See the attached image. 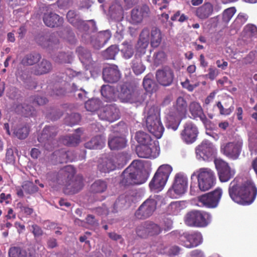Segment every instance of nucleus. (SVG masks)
I'll use <instances>...</instances> for the list:
<instances>
[{"label": "nucleus", "mask_w": 257, "mask_h": 257, "mask_svg": "<svg viewBox=\"0 0 257 257\" xmlns=\"http://www.w3.org/2000/svg\"><path fill=\"white\" fill-rule=\"evenodd\" d=\"M104 81L108 83H115L118 81L120 77V74L116 65H111L104 68L102 72Z\"/></svg>", "instance_id": "b1692460"}, {"label": "nucleus", "mask_w": 257, "mask_h": 257, "mask_svg": "<svg viewBox=\"0 0 257 257\" xmlns=\"http://www.w3.org/2000/svg\"><path fill=\"white\" fill-rule=\"evenodd\" d=\"M79 58L83 63L90 62L91 60V55L89 50L82 47H79L76 49Z\"/></svg>", "instance_id": "a19ab883"}, {"label": "nucleus", "mask_w": 257, "mask_h": 257, "mask_svg": "<svg viewBox=\"0 0 257 257\" xmlns=\"http://www.w3.org/2000/svg\"><path fill=\"white\" fill-rule=\"evenodd\" d=\"M100 101L97 99H91L87 101L85 103V107L89 111H94L99 108Z\"/></svg>", "instance_id": "3c124183"}, {"label": "nucleus", "mask_w": 257, "mask_h": 257, "mask_svg": "<svg viewBox=\"0 0 257 257\" xmlns=\"http://www.w3.org/2000/svg\"><path fill=\"white\" fill-rule=\"evenodd\" d=\"M30 230L32 232L35 238L39 237L43 234V231L41 227L36 224L32 225Z\"/></svg>", "instance_id": "e2e57ef3"}, {"label": "nucleus", "mask_w": 257, "mask_h": 257, "mask_svg": "<svg viewBox=\"0 0 257 257\" xmlns=\"http://www.w3.org/2000/svg\"><path fill=\"white\" fill-rule=\"evenodd\" d=\"M120 52L124 59H128L132 58L135 52L133 45L127 42H123Z\"/></svg>", "instance_id": "f704fd0d"}, {"label": "nucleus", "mask_w": 257, "mask_h": 257, "mask_svg": "<svg viewBox=\"0 0 257 257\" xmlns=\"http://www.w3.org/2000/svg\"><path fill=\"white\" fill-rule=\"evenodd\" d=\"M126 140L122 137L110 134L108 137V145L111 150H118L124 148L126 146Z\"/></svg>", "instance_id": "a878e982"}, {"label": "nucleus", "mask_w": 257, "mask_h": 257, "mask_svg": "<svg viewBox=\"0 0 257 257\" xmlns=\"http://www.w3.org/2000/svg\"><path fill=\"white\" fill-rule=\"evenodd\" d=\"M222 195V190L217 188L214 190L198 197V202L201 206L214 208L217 206Z\"/></svg>", "instance_id": "ddd939ff"}, {"label": "nucleus", "mask_w": 257, "mask_h": 257, "mask_svg": "<svg viewBox=\"0 0 257 257\" xmlns=\"http://www.w3.org/2000/svg\"><path fill=\"white\" fill-rule=\"evenodd\" d=\"M172 170V167L169 165L161 166L149 183L151 191L154 192L162 191L166 184Z\"/></svg>", "instance_id": "423d86ee"}, {"label": "nucleus", "mask_w": 257, "mask_h": 257, "mask_svg": "<svg viewBox=\"0 0 257 257\" xmlns=\"http://www.w3.org/2000/svg\"><path fill=\"white\" fill-rule=\"evenodd\" d=\"M150 145H140L136 148L138 156L140 158H149L151 156L152 149Z\"/></svg>", "instance_id": "79ce46f5"}, {"label": "nucleus", "mask_w": 257, "mask_h": 257, "mask_svg": "<svg viewBox=\"0 0 257 257\" xmlns=\"http://www.w3.org/2000/svg\"><path fill=\"white\" fill-rule=\"evenodd\" d=\"M43 21L48 27L57 28L62 26L64 20L62 17L54 12H47L43 16Z\"/></svg>", "instance_id": "5701e85b"}, {"label": "nucleus", "mask_w": 257, "mask_h": 257, "mask_svg": "<svg viewBox=\"0 0 257 257\" xmlns=\"http://www.w3.org/2000/svg\"><path fill=\"white\" fill-rule=\"evenodd\" d=\"M72 52H61L55 58V61L58 63H70L73 58Z\"/></svg>", "instance_id": "c03bdc74"}, {"label": "nucleus", "mask_w": 257, "mask_h": 257, "mask_svg": "<svg viewBox=\"0 0 257 257\" xmlns=\"http://www.w3.org/2000/svg\"><path fill=\"white\" fill-rule=\"evenodd\" d=\"M242 141L240 140L223 144L221 146L220 151L227 158L232 160L238 159L242 151Z\"/></svg>", "instance_id": "f8f14e48"}, {"label": "nucleus", "mask_w": 257, "mask_h": 257, "mask_svg": "<svg viewBox=\"0 0 257 257\" xmlns=\"http://www.w3.org/2000/svg\"><path fill=\"white\" fill-rule=\"evenodd\" d=\"M143 167L141 161H133L122 173L120 184L123 186H130L145 183L147 178L141 171Z\"/></svg>", "instance_id": "20e7f679"}, {"label": "nucleus", "mask_w": 257, "mask_h": 257, "mask_svg": "<svg viewBox=\"0 0 257 257\" xmlns=\"http://www.w3.org/2000/svg\"><path fill=\"white\" fill-rule=\"evenodd\" d=\"M52 68V63L49 61L43 59L31 69V73L36 76L43 75L50 73Z\"/></svg>", "instance_id": "393cba45"}, {"label": "nucleus", "mask_w": 257, "mask_h": 257, "mask_svg": "<svg viewBox=\"0 0 257 257\" xmlns=\"http://www.w3.org/2000/svg\"><path fill=\"white\" fill-rule=\"evenodd\" d=\"M148 45L149 43L138 41L136 46L137 54L136 56L138 55L139 57H141L142 55H144L146 53Z\"/></svg>", "instance_id": "13d9d810"}, {"label": "nucleus", "mask_w": 257, "mask_h": 257, "mask_svg": "<svg viewBox=\"0 0 257 257\" xmlns=\"http://www.w3.org/2000/svg\"><path fill=\"white\" fill-rule=\"evenodd\" d=\"M202 241V235L198 232L193 234L184 233L178 238L179 243L187 248L196 247L201 244Z\"/></svg>", "instance_id": "a211bd4d"}, {"label": "nucleus", "mask_w": 257, "mask_h": 257, "mask_svg": "<svg viewBox=\"0 0 257 257\" xmlns=\"http://www.w3.org/2000/svg\"><path fill=\"white\" fill-rule=\"evenodd\" d=\"M169 210L172 211V213L176 214L181 209V204L178 202H173L171 203L168 207Z\"/></svg>", "instance_id": "69168bd1"}, {"label": "nucleus", "mask_w": 257, "mask_h": 257, "mask_svg": "<svg viewBox=\"0 0 257 257\" xmlns=\"http://www.w3.org/2000/svg\"><path fill=\"white\" fill-rule=\"evenodd\" d=\"M228 192L230 198L235 202L247 205L251 204L257 194V188L251 181H247L241 185L235 179L229 184Z\"/></svg>", "instance_id": "f257e3e1"}, {"label": "nucleus", "mask_w": 257, "mask_h": 257, "mask_svg": "<svg viewBox=\"0 0 257 257\" xmlns=\"http://www.w3.org/2000/svg\"><path fill=\"white\" fill-rule=\"evenodd\" d=\"M101 94L106 101L113 100L115 98L114 88L109 85H103L101 87Z\"/></svg>", "instance_id": "72a5a7b5"}, {"label": "nucleus", "mask_w": 257, "mask_h": 257, "mask_svg": "<svg viewBox=\"0 0 257 257\" xmlns=\"http://www.w3.org/2000/svg\"><path fill=\"white\" fill-rule=\"evenodd\" d=\"M198 134L197 126L192 122L188 121L184 125V128L181 133V137L186 144H192L196 141Z\"/></svg>", "instance_id": "6ab92c4d"}, {"label": "nucleus", "mask_w": 257, "mask_h": 257, "mask_svg": "<svg viewBox=\"0 0 257 257\" xmlns=\"http://www.w3.org/2000/svg\"><path fill=\"white\" fill-rule=\"evenodd\" d=\"M235 12L236 10L234 7H231L225 10L222 14V21L226 23H228Z\"/></svg>", "instance_id": "6e6d98bb"}, {"label": "nucleus", "mask_w": 257, "mask_h": 257, "mask_svg": "<svg viewBox=\"0 0 257 257\" xmlns=\"http://www.w3.org/2000/svg\"><path fill=\"white\" fill-rule=\"evenodd\" d=\"M158 195L150 196L136 210L135 215L139 219H145L151 216L156 210Z\"/></svg>", "instance_id": "1a4fd4ad"}, {"label": "nucleus", "mask_w": 257, "mask_h": 257, "mask_svg": "<svg viewBox=\"0 0 257 257\" xmlns=\"http://www.w3.org/2000/svg\"><path fill=\"white\" fill-rule=\"evenodd\" d=\"M157 81L161 85L168 86L171 85L174 80L173 70L168 66L159 69L156 72Z\"/></svg>", "instance_id": "f3484780"}, {"label": "nucleus", "mask_w": 257, "mask_h": 257, "mask_svg": "<svg viewBox=\"0 0 257 257\" xmlns=\"http://www.w3.org/2000/svg\"><path fill=\"white\" fill-rule=\"evenodd\" d=\"M143 86L147 91H152L154 87V82L152 79L148 78L147 76H145L143 79Z\"/></svg>", "instance_id": "680f3d73"}, {"label": "nucleus", "mask_w": 257, "mask_h": 257, "mask_svg": "<svg viewBox=\"0 0 257 257\" xmlns=\"http://www.w3.org/2000/svg\"><path fill=\"white\" fill-rule=\"evenodd\" d=\"M195 153L198 160L208 161L215 157L216 149L212 143L208 140H204L196 147Z\"/></svg>", "instance_id": "9b49d317"}, {"label": "nucleus", "mask_w": 257, "mask_h": 257, "mask_svg": "<svg viewBox=\"0 0 257 257\" xmlns=\"http://www.w3.org/2000/svg\"><path fill=\"white\" fill-rule=\"evenodd\" d=\"M105 144V138L101 135L96 136L84 144V147L88 149H101Z\"/></svg>", "instance_id": "7c9ffc66"}, {"label": "nucleus", "mask_w": 257, "mask_h": 257, "mask_svg": "<svg viewBox=\"0 0 257 257\" xmlns=\"http://www.w3.org/2000/svg\"><path fill=\"white\" fill-rule=\"evenodd\" d=\"M59 162L60 163H67L72 162L73 158L72 157V154L69 151H60L58 152Z\"/></svg>", "instance_id": "864d4df0"}, {"label": "nucleus", "mask_w": 257, "mask_h": 257, "mask_svg": "<svg viewBox=\"0 0 257 257\" xmlns=\"http://www.w3.org/2000/svg\"><path fill=\"white\" fill-rule=\"evenodd\" d=\"M22 188L26 193L29 194L37 192L39 189L33 182L29 181H24L22 185Z\"/></svg>", "instance_id": "de8ad7c7"}, {"label": "nucleus", "mask_w": 257, "mask_h": 257, "mask_svg": "<svg viewBox=\"0 0 257 257\" xmlns=\"http://www.w3.org/2000/svg\"><path fill=\"white\" fill-rule=\"evenodd\" d=\"M74 168L68 165L62 169L56 175V182L64 185V192L67 195L74 194L80 191L83 187V177L74 176Z\"/></svg>", "instance_id": "f03ea898"}, {"label": "nucleus", "mask_w": 257, "mask_h": 257, "mask_svg": "<svg viewBox=\"0 0 257 257\" xmlns=\"http://www.w3.org/2000/svg\"><path fill=\"white\" fill-rule=\"evenodd\" d=\"M107 187V183L105 181L97 180L91 185L90 191L93 193H101L104 192Z\"/></svg>", "instance_id": "e433bc0d"}, {"label": "nucleus", "mask_w": 257, "mask_h": 257, "mask_svg": "<svg viewBox=\"0 0 257 257\" xmlns=\"http://www.w3.org/2000/svg\"><path fill=\"white\" fill-rule=\"evenodd\" d=\"M98 116L101 120L113 122L120 118V111L115 104H107L99 111Z\"/></svg>", "instance_id": "dca6fc26"}, {"label": "nucleus", "mask_w": 257, "mask_h": 257, "mask_svg": "<svg viewBox=\"0 0 257 257\" xmlns=\"http://www.w3.org/2000/svg\"><path fill=\"white\" fill-rule=\"evenodd\" d=\"M6 160L7 163L11 164L14 163L15 157L13 149H7L6 154Z\"/></svg>", "instance_id": "0e129e2a"}, {"label": "nucleus", "mask_w": 257, "mask_h": 257, "mask_svg": "<svg viewBox=\"0 0 257 257\" xmlns=\"http://www.w3.org/2000/svg\"><path fill=\"white\" fill-rule=\"evenodd\" d=\"M198 186L201 191H206L212 188L216 183L214 172L209 168H201L196 171Z\"/></svg>", "instance_id": "6e6552de"}, {"label": "nucleus", "mask_w": 257, "mask_h": 257, "mask_svg": "<svg viewBox=\"0 0 257 257\" xmlns=\"http://www.w3.org/2000/svg\"><path fill=\"white\" fill-rule=\"evenodd\" d=\"M16 137L19 139H25L29 134V129L27 126H23L18 128L15 132Z\"/></svg>", "instance_id": "bf43d9fd"}, {"label": "nucleus", "mask_w": 257, "mask_h": 257, "mask_svg": "<svg viewBox=\"0 0 257 257\" xmlns=\"http://www.w3.org/2000/svg\"><path fill=\"white\" fill-rule=\"evenodd\" d=\"M66 17L68 21L74 26L80 29H83L85 31L88 30L89 27L86 22L81 20L75 11H69Z\"/></svg>", "instance_id": "cd10ccee"}, {"label": "nucleus", "mask_w": 257, "mask_h": 257, "mask_svg": "<svg viewBox=\"0 0 257 257\" xmlns=\"http://www.w3.org/2000/svg\"><path fill=\"white\" fill-rule=\"evenodd\" d=\"M210 219V214L205 211L192 210L186 213L184 222L190 227H204L208 224Z\"/></svg>", "instance_id": "0eeeda50"}, {"label": "nucleus", "mask_w": 257, "mask_h": 257, "mask_svg": "<svg viewBox=\"0 0 257 257\" xmlns=\"http://www.w3.org/2000/svg\"><path fill=\"white\" fill-rule=\"evenodd\" d=\"M120 96L127 102L138 105L144 102L146 94L142 91L134 89L132 87L123 84L120 88Z\"/></svg>", "instance_id": "9d476101"}, {"label": "nucleus", "mask_w": 257, "mask_h": 257, "mask_svg": "<svg viewBox=\"0 0 257 257\" xmlns=\"http://www.w3.org/2000/svg\"><path fill=\"white\" fill-rule=\"evenodd\" d=\"M58 132V128L53 125H46L43 128L38 141L43 144L46 149L51 148V145Z\"/></svg>", "instance_id": "2eb2a0df"}, {"label": "nucleus", "mask_w": 257, "mask_h": 257, "mask_svg": "<svg viewBox=\"0 0 257 257\" xmlns=\"http://www.w3.org/2000/svg\"><path fill=\"white\" fill-rule=\"evenodd\" d=\"M110 37L111 34L108 31L101 32L92 39L91 43L95 49H99L108 42Z\"/></svg>", "instance_id": "bb28decb"}, {"label": "nucleus", "mask_w": 257, "mask_h": 257, "mask_svg": "<svg viewBox=\"0 0 257 257\" xmlns=\"http://www.w3.org/2000/svg\"><path fill=\"white\" fill-rule=\"evenodd\" d=\"M115 168L114 161L110 157L102 158L98 165V169L102 173H109L115 170Z\"/></svg>", "instance_id": "c85d7f7f"}, {"label": "nucleus", "mask_w": 257, "mask_h": 257, "mask_svg": "<svg viewBox=\"0 0 257 257\" xmlns=\"http://www.w3.org/2000/svg\"><path fill=\"white\" fill-rule=\"evenodd\" d=\"M9 257H27L26 250L18 246L11 247L9 250Z\"/></svg>", "instance_id": "37998d69"}, {"label": "nucleus", "mask_w": 257, "mask_h": 257, "mask_svg": "<svg viewBox=\"0 0 257 257\" xmlns=\"http://www.w3.org/2000/svg\"><path fill=\"white\" fill-rule=\"evenodd\" d=\"M136 141L140 145H151L152 140L151 136L146 133L139 131L136 133Z\"/></svg>", "instance_id": "c9c22d12"}, {"label": "nucleus", "mask_w": 257, "mask_h": 257, "mask_svg": "<svg viewBox=\"0 0 257 257\" xmlns=\"http://www.w3.org/2000/svg\"><path fill=\"white\" fill-rule=\"evenodd\" d=\"M150 31L148 28L144 29L140 34L138 41L145 42L149 44Z\"/></svg>", "instance_id": "052dcab7"}, {"label": "nucleus", "mask_w": 257, "mask_h": 257, "mask_svg": "<svg viewBox=\"0 0 257 257\" xmlns=\"http://www.w3.org/2000/svg\"><path fill=\"white\" fill-rule=\"evenodd\" d=\"M162 41V34L161 30L154 27L152 29L150 37V44L152 47L156 48L161 44Z\"/></svg>", "instance_id": "473e14b6"}, {"label": "nucleus", "mask_w": 257, "mask_h": 257, "mask_svg": "<svg viewBox=\"0 0 257 257\" xmlns=\"http://www.w3.org/2000/svg\"><path fill=\"white\" fill-rule=\"evenodd\" d=\"M148 226V233L149 236H155L159 235L163 231L160 225L153 221H147Z\"/></svg>", "instance_id": "4c0bfd02"}, {"label": "nucleus", "mask_w": 257, "mask_h": 257, "mask_svg": "<svg viewBox=\"0 0 257 257\" xmlns=\"http://www.w3.org/2000/svg\"><path fill=\"white\" fill-rule=\"evenodd\" d=\"M17 206L20 209V211L26 217L30 216L34 212L32 208L24 206L21 202L18 203Z\"/></svg>", "instance_id": "4d7b16f0"}, {"label": "nucleus", "mask_w": 257, "mask_h": 257, "mask_svg": "<svg viewBox=\"0 0 257 257\" xmlns=\"http://www.w3.org/2000/svg\"><path fill=\"white\" fill-rule=\"evenodd\" d=\"M147 221H144L137 226L136 232L139 237L146 238L149 237L148 233Z\"/></svg>", "instance_id": "a18cd8bd"}, {"label": "nucleus", "mask_w": 257, "mask_h": 257, "mask_svg": "<svg viewBox=\"0 0 257 257\" xmlns=\"http://www.w3.org/2000/svg\"><path fill=\"white\" fill-rule=\"evenodd\" d=\"M187 107L188 104L185 99L181 96L178 97L166 115V127L174 131H176L182 119L186 116Z\"/></svg>", "instance_id": "7ed1b4c3"}, {"label": "nucleus", "mask_w": 257, "mask_h": 257, "mask_svg": "<svg viewBox=\"0 0 257 257\" xmlns=\"http://www.w3.org/2000/svg\"><path fill=\"white\" fill-rule=\"evenodd\" d=\"M132 68L136 75L141 74L145 71V67L142 64L141 57L135 56L132 62Z\"/></svg>", "instance_id": "ea45409f"}, {"label": "nucleus", "mask_w": 257, "mask_h": 257, "mask_svg": "<svg viewBox=\"0 0 257 257\" xmlns=\"http://www.w3.org/2000/svg\"><path fill=\"white\" fill-rule=\"evenodd\" d=\"M146 127L156 138L160 139L162 136L164 127L161 121L159 112L157 107L153 106L149 110L146 118Z\"/></svg>", "instance_id": "39448f33"}, {"label": "nucleus", "mask_w": 257, "mask_h": 257, "mask_svg": "<svg viewBox=\"0 0 257 257\" xmlns=\"http://www.w3.org/2000/svg\"><path fill=\"white\" fill-rule=\"evenodd\" d=\"M213 11L212 5L210 3H205L197 9L195 14L199 19L205 20L212 15Z\"/></svg>", "instance_id": "c756f323"}, {"label": "nucleus", "mask_w": 257, "mask_h": 257, "mask_svg": "<svg viewBox=\"0 0 257 257\" xmlns=\"http://www.w3.org/2000/svg\"><path fill=\"white\" fill-rule=\"evenodd\" d=\"M131 18L134 23H141L143 19L142 12L138 8H134L131 12Z\"/></svg>", "instance_id": "5fc2aeb1"}, {"label": "nucleus", "mask_w": 257, "mask_h": 257, "mask_svg": "<svg viewBox=\"0 0 257 257\" xmlns=\"http://www.w3.org/2000/svg\"><path fill=\"white\" fill-rule=\"evenodd\" d=\"M166 59V55L163 51H158L154 54L153 61L154 64L157 66L165 62Z\"/></svg>", "instance_id": "603ef678"}, {"label": "nucleus", "mask_w": 257, "mask_h": 257, "mask_svg": "<svg viewBox=\"0 0 257 257\" xmlns=\"http://www.w3.org/2000/svg\"><path fill=\"white\" fill-rule=\"evenodd\" d=\"M80 120V115L77 113H73L65 117V122L68 125L73 126L78 124Z\"/></svg>", "instance_id": "8fccbe9b"}, {"label": "nucleus", "mask_w": 257, "mask_h": 257, "mask_svg": "<svg viewBox=\"0 0 257 257\" xmlns=\"http://www.w3.org/2000/svg\"><path fill=\"white\" fill-rule=\"evenodd\" d=\"M62 143L68 147H75L78 145L80 142V136L72 135L66 136L62 138Z\"/></svg>", "instance_id": "58836bf2"}, {"label": "nucleus", "mask_w": 257, "mask_h": 257, "mask_svg": "<svg viewBox=\"0 0 257 257\" xmlns=\"http://www.w3.org/2000/svg\"><path fill=\"white\" fill-rule=\"evenodd\" d=\"M118 51L117 46L111 45L103 52V56L106 59H113Z\"/></svg>", "instance_id": "09e8293b"}, {"label": "nucleus", "mask_w": 257, "mask_h": 257, "mask_svg": "<svg viewBox=\"0 0 257 257\" xmlns=\"http://www.w3.org/2000/svg\"><path fill=\"white\" fill-rule=\"evenodd\" d=\"M36 42L43 48H53L59 43V40L53 35L39 33L35 38Z\"/></svg>", "instance_id": "4be33fe9"}, {"label": "nucleus", "mask_w": 257, "mask_h": 257, "mask_svg": "<svg viewBox=\"0 0 257 257\" xmlns=\"http://www.w3.org/2000/svg\"><path fill=\"white\" fill-rule=\"evenodd\" d=\"M247 33L250 36H256L257 35V27L253 25H247L245 27Z\"/></svg>", "instance_id": "338daca9"}, {"label": "nucleus", "mask_w": 257, "mask_h": 257, "mask_svg": "<svg viewBox=\"0 0 257 257\" xmlns=\"http://www.w3.org/2000/svg\"><path fill=\"white\" fill-rule=\"evenodd\" d=\"M189 108V111L194 118H197L203 111V109L200 104L195 101L190 104Z\"/></svg>", "instance_id": "49530a36"}, {"label": "nucleus", "mask_w": 257, "mask_h": 257, "mask_svg": "<svg viewBox=\"0 0 257 257\" xmlns=\"http://www.w3.org/2000/svg\"><path fill=\"white\" fill-rule=\"evenodd\" d=\"M216 107L219 110V113L221 115H229L234 109V107L232 105L227 107L225 103L222 104L221 101H218L215 104H212V105H208L207 107L205 108L210 118H212L217 113Z\"/></svg>", "instance_id": "412c9836"}, {"label": "nucleus", "mask_w": 257, "mask_h": 257, "mask_svg": "<svg viewBox=\"0 0 257 257\" xmlns=\"http://www.w3.org/2000/svg\"><path fill=\"white\" fill-rule=\"evenodd\" d=\"M188 186L187 176L182 173H177L175 176L172 185V189L175 193L178 195L185 194L187 192Z\"/></svg>", "instance_id": "aec40b11"}, {"label": "nucleus", "mask_w": 257, "mask_h": 257, "mask_svg": "<svg viewBox=\"0 0 257 257\" xmlns=\"http://www.w3.org/2000/svg\"><path fill=\"white\" fill-rule=\"evenodd\" d=\"M40 53L36 52L26 54L22 59L21 64L24 66H32L37 64L41 59Z\"/></svg>", "instance_id": "2f4dec72"}, {"label": "nucleus", "mask_w": 257, "mask_h": 257, "mask_svg": "<svg viewBox=\"0 0 257 257\" xmlns=\"http://www.w3.org/2000/svg\"><path fill=\"white\" fill-rule=\"evenodd\" d=\"M214 164L218 171L219 179L221 182H225L233 178L235 171L231 169L228 164L220 158L214 160Z\"/></svg>", "instance_id": "4468645a"}, {"label": "nucleus", "mask_w": 257, "mask_h": 257, "mask_svg": "<svg viewBox=\"0 0 257 257\" xmlns=\"http://www.w3.org/2000/svg\"><path fill=\"white\" fill-rule=\"evenodd\" d=\"M219 74V71L215 68H209L207 77L211 80H214Z\"/></svg>", "instance_id": "774afa93"}]
</instances>
